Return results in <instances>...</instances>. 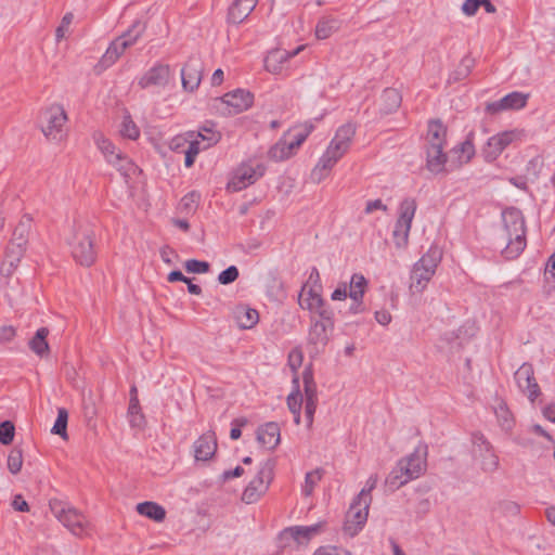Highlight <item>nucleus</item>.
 Listing matches in <instances>:
<instances>
[{"label":"nucleus","instance_id":"obj_8","mask_svg":"<svg viewBox=\"0 0 555 555\" xmlns=\"http://www.w3.org/2000/svg\"><path fill=\"white\" fill-rule=\"evenodd\" d=\"M274 462L267 460L263 462L257 475L249 481L242 493V501L246 504L256 503L269 489L273 480Z\"/></svg>","mask_w":555,"mask_h":555},{"label":"nucleus","instance_id":"obj_26","mask_svg":"<svg viewBox=\"0 0 555 555\" xmlns=\"http://www.w3.org/2000/svg\"><path fill=\"white\" fill-rule=\"evenodd\" d=\"M443 149L437 144L427 147L426 167L433 173L437 175L444 170L447 154L443 152Z\"/></svg>","mask_w":555,"mask_h":555},{"label":"nucleus","instance_id":"obj_34","mask_svg":"<svg viewBox=\"0 0 555 555\" xmlns=\"http://www.w3.org/2000/svg\"><path fill=\"white\" fill-rule=\"evenodd\" d=\"M137 512L155 521H163L166 517V511L155 502L146 501L137 505Z\"/></svg>","mask_w":555,"mask_h":555},{"label":"nucleus","instance_id":"obj_3","mask_svg":"<svg viewBox=\"0 0 555 555\" xmlns=\"http://www.w3.org/2000/svg\"><path fill=\"white\" fill-rule=\"evenodd\" d=\"M74 260L83 267H91L96 259L94 231L88 223L77 222L66 238Z\"/></svg>","mask_w":555,"mask_h":555},{"label":"nucleus","instance_id":"obj_41","mask_svg":"<svg viewBox=\"0 0 555 555\" xmlns=\"http://www.w3.org/2000/svg\"><path fill=\"white\" fill-rule=\"evenodd\" d=\"M146 29V25L140 21H135L130 28L122 33L119 37L124 39V42L129 43V47L133 46L139 38L142 37Z\"/></svg>","mask_w":555,"mask_h":555},{"label":"nucleus","instance_id":"obj_13","mask_svg":"<svg viewBox=\"0 0 555 555\" xmlns=\"http://www.w3.org/2000/svg\"><path fill=\"white\" fill-rule=\"evenodd\" d=\"M203 64L198 57H190L181 69L182 87L186 91L196 90L203 78Z\"/></svg>","mask_w":555,"mask_h":555},{"label":"nucleus","instance_id":"obj_24","mask_svg":"<svg viewBox=\"0 0 555 555\" xmlns=\"http://www.w3.org/2000/svg\"><path fill=\"white\" fill-rule=\"evenodd\" d=\"M233 318L241 330H250L259 322L258 311L246 305H237L233 309Z\"/></svg>","mask_w":555,"mask_h":555},{"label":"nucleus","instance_id":"obj_20","mask_svg":"<svg viewBox=\"0 0 555 555\" xmlns=\"http://www.w3.org/2000/svg\"><path fill=\"white\" fill-rule=\"evenodd\" d=\"M304 46H300L292 52L281 49L270 51L264 59L266 69L272 74H280L283 68V64L291 57L297 55L301 50H304Z\"/></svg>","mask_w":555,"mask_h":555},{"label":"nucleus","instance_id":"obj_27","mask_svg":"<svg viewBox=\"0 0 555 555\" xmlns=\"http://www.w3.org/2000/svg\"><path fill=\"white\" fill-rule=\"evenodd\" d=\"M128 48L129 43L124 42L122 38L117 37L106 49L104 55L99 62V66L102 68L112 66Z\"/></svg>","mask_w":555,"mask_h":555},{"label":"nucleus","instance_id":"obj_39","mask_svg":"<svg viewBox=\"0 0 555 555\" xmlns=\"http://www.w3.org/2000/svg\"><path fill=\"white\" fill-rule=\"evenodd\" d=\"M494 413L496 415L501 428L505 431L512 430V428L514 427V417L511 411L508 410L506 403H499L498 406L494 409Z\"/></svg>","mask_w":555,"mask_h":555},{"label":"nucleus","instance_id":"obj_10","mask_svg":"<svg viewBox=\"0 0 555 555\" xmlns=\"http://www.w3.org/2000/svg\"><path fill=\"white\" fill-rule=\"evenodd\" d=\"M302 383L305 392V416L307 427L310 428L313 424V417L318 405L317 384L313 378L311 365L305 367L302 372Z\"/></svg>","mask_w":555,"mask_h":555},{"label":"nucleus","instance_id":"obj_48","mask_svg":"<svg viewBox=\"0 0 555 555\" xmlns=\"http://www.w3.org/2000/svg\"><path fill=\"white\" fill-rule=\"evenodd\" d=\"M120 133L122 137L128 138L130 140H135L140 135V130L131 119L130 116H125L121 122Z\"/></svg>","mask_w":555,"mask_h":555},{"label":"nucleus","instance_id":"obj_7","mask_svg":"<svg viewBox=\"0 0 555 555\" xmlns=\"http://www.w3.org/2000/svg\"><path fill=\"white\" fill-rule=\"evenodd\" d=\"M66 121L67 114L64 107L60 104H52L41 115V131L49 141L61 142L66 135Z\"/></svg>","mask_w":555,"mask_h":555},{"label":"nucleus","instance_id":"obj_25","mask_svg":"<svg viewBox=\"0 0 555 555\" xmlns=\"http://www.w3.org/2000/svg\"><path fill=\"white\" fill-rule=\"evenodd\" d=\"M258 0H235L228 12L230 23L240 24L248 17L256 8Z\"/></svg>","mask_w":555,"mask_h":555},{"label":"nucleus","instance_id":"obj_36","mask_svg":"<svg viewBox=\"0 0 555 555\" xmlns=\"http://www.w3.org/2000/svg\"><path fill=\"white\" fill-rule=\"evenodd\" d=\"M447 129L440 120H431L428 125V146L437 144L444 147Z\"/></svg>","mask_w":555,"mask_h":555},{"label":"nucleus","instance_id":"obj_1","mask_svg":"<svg viewBox=\"0 0 555 555\" xmlns=\"http://www.w3.org/2000/svg\"><path fill=\"white\" fill-rule=\"evenodd\" d=\"M502 222L503 227L498 240L500 245H504L503 257L513 260L524 251L527 245L525 218L520 209L509 207L502 211Z\"/></svg>","mask_w":555,"mask_h":555},{"label":"nucleus","instance_id":"obj_44","mask_svg":"<svg viewBox=\"0 0 555 555\" xmlns=\"http://www.w3.org/2000/svg\"><path fill=\"white\" fill-rule=\"evenodd\" d=\"M23 466V450L14 447L8 455V469L11 474L16 475Z\"/></svg>","mask_w":555,"mask_h":555},{"label":"nucleus","instance_id":"obj_32","mask_svg":"<svg viewBox=\"0 0 555 555\" xmlns=\"http://www.w3.org/2000/svg\"><path fill=\"white\" fill-rule=\"evenodd\" d=\"M334 326H327L323 322L313 321L309 331V341L315 346H325L328 341V332Z\"/></svg>","mask_w":555,"mask_h":555},{"label":"nucleus","instance_id":"obj_37","mask_svg":"<svg viewBox=\"0 0 555 555\" xmlns=\"http://www.w3.org/2000/svg\"><path fill=\"white\" fill-rule=\"evenodd\" d=\"M321 530V524L311 526H296L289 528L287 531L298 543L309 541L313 535L318 534Z\"/></svg>","mask_w":555,"mask_h":555},{"label":"nucleus","instance_id":"obj_63","mask_svg":"<svg viewBox=\"0 0 555 555\" xmlns=\"http://www.w3.org/2000/svg\"><path fill=\"white\" fill-rule=\"evenodd\" d=\"M15 328L13 326H1L0 327V343L11 341L15 337Z\"/></svg>","mask_w":555,"mask_h":555},{"label":"nucleus","instance_id":"obj_30","mask_svg":"<svg viewBox=\"0 0 555 555\" xmlns=\"http://www.w3.org/2000/svg\"><path fill=\"white\" fill-rule=\"evenodd\" d=\"M306 284L301 287L298 304L301 309L313 311V309L322 306L324 299L314 288L306 291Z\"/></svg>","mask_w":555,"mask_h":555},{"label":"nucleus","instance_id":"obj_64","mask_svg":"<svg viewBox=\"0 0 555 555\" xmlns=\"http://www.w3.org/2000/svg\"><path fill=\"white\" fill-rule=\"evenodd\" d=\"M328 176V171L324 168H320V165H315V167L311 171V180L314 183H320L322 180H324Z\"/></svg>","mask_w":555,"mask_h":555},{"label":"nucleus","instance_id":"obj_11","mask_svg":"<svg viewBox=\"0 0 555 555\" xmlns=\"http://www.w3.org/2000/svg\"><path fill=\"white\" fill-rule=\"evenodd\" d=\"M515 380L518 388L527 395L528 399L533 402L540 395V387L534 378L533 367L529 363H524L515 372Z\"/></svg>","mask_w":555,"mask_h":555},{"label":"nucleus","instance_id":"obj_50","mask_svg":"<svg viewBox=\"0 0 555 555\" xmlns=\"http://www.w3.org/2000/svg\"><path fill=\"white\" fill-rule=\"evenodd\" d=\"M127 417L131 427L139 429H143L145 427L146 421L141 408H137L134 410L128 409Z\"/></svg>","mask_w":555,"mask_h":555},{"label":"nucleus","instance_id":"obj_58","mask_svg":"<svg viewBox=\"0 0 555 555\" xmlns=\"http://www.w3.org/2000/svg\"><path fill=\"white\" fill-rule=\"evenodd\" d=\"M473 443L475 446V453H480L482 451H488L491 448V443L485 438L482 434H474L473 435Z\"/></svg>","mask_w":555,"mask_h":555},{"label":"nucleus","instance_id":"obj_43","mask_svg":"<svg viewBox=\"0 0 555 555\" xmlns=\"http://www.w3.org/2000/svg\"><path fill=\"white\" fill-rule=\"evenodd\" d=\"M476 455L481 457V468L483 472L492 473L499 467V457L493 452V447L489 448L488 451H482L480 453H475Z\"/></svg>","mask_w":555,"mask_h":555},{"label":"nucleus","instance_id":"obj_23","mask_svg":"<svg viewBox=\"0 0 555 555\" xmlns=\"http://www.w3.org/2000/svg\"><path fill=\"white\" fill-rule=\"evenodd\" d=\"M261 173H257L251 167H241L229 181L227 189L231 192H240L255 183Z\"/></svg>","mask_w":555,"mask_h":555},{"label":"nucleus","instance_id":"obj_31","mask_svg":"<svg viewBox=\"0 0 555 555\" xmlns=\"http://www.w3.org/2000/svg\"><path fill=\"white\" fill-rule=\"evenodd\" d=\"M48 335L49 330L47 327H40L28 343L30 350L40 358H43L50 351V347L47 341Z\"/></svg>","mask_w":555,"mask_h":555},{"label":"nucleus","instance_id":"obj_12","mask_svg":"<svg viewBox=\"0 0 555 555\" xmlns=\"http://www.w3.org/2000/svg\"><path fill=\"white\" fill-rule=\"evenodd\" d=\"M221 102L227 106V114L236 115L248 109L254 102V95L246 90L236 89L225 93L221 98Z\"/></svg>","mask_w":555,"mask_h":555},{"label":"nucleus","instance_id":"obj_49","mask_svg":"<svg viewBox=\"0 0 555 555\" xmlns=\"http://www.w3.org/2000/svg\"><path fill=\"white\" fill-rule=\"evenodd\" d=\"M15 427L11 421L0 423V442L4 446L12 443L14 439Z\"/></svg>","mask_w":555,"mask_h":555},{"label":"nucleus","instance_id":"obj_6","mask_svg":"<svg viewBox=\"0 0 555 555\" xmlns=\"http://www.w3.org/2000/svg\"><path fill=\"white\" fill-rule=\"evenodd\" d=\"M314 126L312 122L307 121L293 129L295 131L293 139L288 140L292 132L285 133L268 152L270 159L282 162L289 158L296 149H298L312 132Z\"/></svg>","mask_w":555,"mask_h":555},{"label":"nucleus","instance_id":"obj_55","mask_svg":"<svg viewBox=\"0 0 555 555\" xmlns=\"http://www.w3.org/2000/svg\"><path fill=\"white\" fill-rule=\"evenodd\" d=\"M312 312L317 313L320 317V322H323L327 326H334L333 310L325 304V301L322 304L321 307L313 309Z\"/></svg>","mask_w":555,"mask_h":555},{"label":"nucleus","instance_id":"obj_53","mask_svg":"<svg viewBox=\"0 0 555 555\" xmlns=\"http://www.w3.org/2000/svg\"><path fill=\"white\" fill-rule=\"evenodd\" d=\"M454 152L460 153L459 162L461 164H463V163H468L470 160V158L475 154V149H474L473 143L467 140V141L461 143L457 149H454Z\"/></svg>","mask_w":555,"mask_h":555},{"label":"nucleus","instance_id":"obj_22","mask_svg":"<svg viewBox=\"0 0 555 555\" xmlns=\"http://www.w3.org/2000/svg\"><path fill=\"white\" fill-rule=\"evenodd\" d=\"M281 430L275 422H268L257 429V441L262 447L273 450L280 443Z\"/></svg>","mask_w":555,"mask_h":555},{"label":"nucleus","instance_id":"obj_57","mask_svg":"<svg viewBox=\"0 0 555 555\" xmlns=\"http://www.w3.org/2000/svg\"><path fill=\"white\" fill-rule=\"evenodd\" d=\"M313 555H352L350 552L338 548L333 545L320 546L313 553Z\"/></svg>","mask_w":555,"mask_h":555},{"label":"nucleus","instance_id":"obj_61","mask_svg":"<svg viewBox=\"0 0 555 555\" xmlns=\"http://www.w3.org/2000/svg\"><path fill=\"white\" fill-rule=\"evenodd\" d=\"M96 408L93 399L89 397V399H83V415L90 422L96 416Z\"/></svg>","mask_w":555,"mask_h":555},{"label":"nucleus","instance_id":"obj_60","mask_svg":"<svg viewBox=\"0 0 555 555\" xmlns=\"http://www.w3.org/2000/svg\"><path fill=\"white\" fill-rule=\"evenodd\" d=\"M481 3L482 0H465L462 5V11L465 15L473 16L481 7Z\"/></svg>","mask_w":555,"mask_h":555},{"label":"nucleus","instance_id":"obj_9","mask_svg":"<svg viewBox=\"0 0 555 555\" xmlns=\"http://www.w3.org/2000/svg\"><path fill=\"white\" fill-rule=\"evenodd\" d=\"M372 498L360 500L354 498L346 515L344 532L349 537H354L362 530L367 520L369 507Z\"/></svg>","mask_w":555,"mask_h":555},{"label":"nucleus","instance_id":"obj_45","mask_svg":"<svg viewBox=\"0 0 555 555\" xmlns=\"http://www.w3.org/2000/svg\"><path fill=\"white\" fill-rule=\"evenodd\" d=\"M67 421H68V412L65 408H59L57 417L52 427V433L61 436L62 438L67 437Z\"/></svg>","mask_w":555,"mask_h":555},{"label":"nucleus","instance_id":"obj_17","mask_svg":"<svg viewBox=\"0 0 555 555\" xmlns=\"http://www.w3.org/2000/svg\"><path fill=\"white\" fill-rule=\"evenodd\" d=\"M354 134V125L348 122L340 126L337 129L335 137L332 139L327 149L332 150V152L338 155L339 157H343L344 154L348 151Z\"/></svg>","mask_w":555,"mask_h":555},{"label":"nucleus","instance_id":"obj_29","mask_svg":"<svg viewBox=\"0 0 555 555\" xmlns=\"http://www.w3.org/2000/svg\"><path fill=\"white\" fill-rule=\"evenodd\" d=\"M402 102L400 92L395 88H386L380 96V111L390 114L397 111Z\"/></svg>","mask_w":555,"mask_h":555},{"label":"nucleus","instance_id":"obj_33","mask_svg":"<svg viewBox=\"0 0 555 555\" xmlns=\"http://www.w3.org/2000/svg\"><path fill=\"white\" fill-rule=\"evenodd\" d=\"M416 201L414 198H404L399 207L400 214L397 219L400 227L404 225V228H410L412 225V221L416 211Z\"/></svg>","mask_w":555,"mask_h":555},{"label":"nucleus","instance_id":"obj_5","mask_svg":"<svg viewBox=\"0 0 555 555\" xmlns=\"http://www.w3.org/2000/svg\"><path fill=\"white\" fill-rule=\"evenodd\" d=\"M440 260L441 250L437 246H431L414 264L410 278V289L412 293H422L426 288Z\"/></svg>","mask_w":555,"mask_h":555},{"label":"nucleus","instance_id":"obj_19","mask_svg":"<svg viewBox=\"0 0 555 555\" xmlns=\"http://www.w3.org/2000/svg\"><path fill=\"white\" fill-rule=\"evenodd\" d=\"M31 222L33 219L29 215H24L21 218L13 231L12 240L7 249L14 248L15 250H21V254L24 255L28 242V234L31 229Z\"/></svg>","mask_w":555,"mask_h":555},{"label":"nucleus","instance_id":"obj_15","mask_svg":"<svg viewBox=\"0 0 555 555\" xmlns=\"http://www.w3.org/2000/svg\"><path fill=\"white\" fill-rule=\"evenodd\" d=\"M529 94L514 91L499 101L488 103L486 111L490 114H496L507 109H519L526 106Z\"/></svg>","mask_w":555,"mask_h":555},{"label":"nucleus","instance_id":"obj_28","mask_svg":"<svg viewBox=\"0 0 555 555\" xmlns=\"http://www.w3.org/2000/svg\"><path fill=\"white\" fill-rule=\"evenodd\" d=\"M293 390L287 396L286 403L291 413L294 415V423L300 424V411L302 406L304 396L299 389V377L294 376L292 379Z\"/></svg>","mask_w":555,"mask_h":555},{"label":"nucleus","instance_id":"obj_51","mask_svg":"<svg viewBox=\"0 0 555 555\" xmlns=\"http://www.w3.org/2000/svg\"><path fill=\"white\" fill-rule=\"evenodd\" d=\"M184 268L189 273H207L209 271L210 264L207 261H202L197 259H189L184 262Z\"/></svg>","mask_w":555,"mask_h":555},{"label":"nucleus","instance_id":"obj_38","mask_svg":"<svg viewBox=\"0 0 555 555\" xmlns=\"http://www.w3.org/2000/svg\"><path fill=\"white\" fill-rule=\"evenodd\" d=\"M22 257L23 254H21V250H15L14 248L7 249L5 259L1 266V273L5 276H10L17 267Z\"/></svg>","mask_w":555,"mask_h":555},{"label":"nucleus","instance_id":"obj_56","mask_svg":"<svg viewBox=\"0 0 555 555\" xmlns=\"http://www.w3.org/2000/svg\"><path fill=\"white\" fill-rule=\"evenodd\" d=\"M338 155L332 152V150L326 149L325 153L322 155L320 160L318 162V165H320V168H324L328 172L331 169L335 166V164L340 159Z\"/></svg>","mask_w":555,"mask_h":555},{"label":"nucleus","instance_id":"obj_18","mask_svg":"<svg viewBox=\"0 0 555 555\" xmlns=\"http://www.w3.org/2000/svg\"><path fill=\"white\" fill-rule=\"evenodd\" d=\"M367 285V281L364 275L354 273L351 276L349 284V297L352 300V305L350 306V310L352 313H361L364 311L363 307V295L365 293V288Z\"/></svg>","mask_w":555,"mask_h":555},{"label":"nucleus","instance_id":"obj_16","mask_svg":"<svg viewBox=\"0 0 555 555\" xmlns=\"http://www.w3.org/2000/svg\"><path fill=\"white\" fill-rule=\"evenodd\" d=\"M217 446L215 433L212 430L204 433L193 443L195 460L203 462L210 460L217 451Z\"/></svg>","mask_w":555,"mask_h":555},{"label":"nucleus","instance_id":"obj_35","mask_svg":"<svg viewBox=\"0 0 555 555\" xmlns=\"http://www.w3.org/2000/svg\"><path fill=\"white\" fill-rule=\"evenodd\" d=\"M93 140L98 149L101 151V153L104 155V157L109 164L114 162V159H116L118 153H121L115 147V145L108 139L104 137L102 132H94Z\"/></svg>","mask_w":555,"mask_h":555},{"label":"nucleus","instance_id":"obj_42","mask_svg":"<svg viewBox=\"0 0 555 555\" xmlns=\"http://www.w3.org/2000/svg\"><path fill=\"white\" fill-rule=\"evenodd\" d=\"M338 29V22L334 18H323L319 21L315 27V37L320 40L327 39Z\"/></svg>","mask_w":555,"mask_h":555},{"label":"nucleus","instance_id":"obj_47","mask_svg":"<svg viewBox=\"0 0 555 555\" xmlns=\"http://www.w3.org/2000/svg\"><path fill=\"white\" fill-rule=\"evenodd\" d=\"M410 228L400 227L399 222L396 221L395 229L392 231L393 243L397 248H404L409 242Z\"/></svg>","mask_w":555,"mask_h":555},{"label":"nucleus","instance_id":"obj_59","mask_svg":"<svg viewBox=\"0 0 555 555\" xmlns=\"http://www.w3.org/2000/svg\"><path fill=\"white\" fill-rule=\"evenodd\" d=\"M378 481L377 475H371L366 480L365 487L357 495L358 499L364 500L371 498V491L376 487Z\"/></svg>","mask_w":555,"mask_h":555},{"label":"nucleus","instance_id":"obj_14","mask_svg":"<svg viewBox=\"0 0 555 555\" xmlns=\"http://www.w3.org/2000/svg\"><path fill=\"white\" fill-rule=\"evenodd\" d=\"M520 137L517 130H508L498 133L488 139L487 149L485 151L486 158L494 160L512 142Z\"/></svg>","mask_w":555,"mask_h":555},{"label":"nucleus","instance_id":"obj_46","mask_svg":"<svg viewBox=\"0 0 555 555\" xmlns=\"http://www.w3.org/2000/svg\"><path fill=\"white\" fill-rule=\"evenodd\" d=\"M322 473H323L322 469L317 468V469L306 474L305 485L302 487V493L306 496H309L313 492V489H314L315 485L322 478Z\"/></svg>","mask_w":555,"mask_h":555},{"label":"nucleus","instance_id":"obj_21","mask_svg":"<svg viewBox=\"0 0 555 555\" xmlns=\"http://www.w3.org/2000/svg\"><path fill=\"white\" fill-rule=\"evenodd\" d=\"M169 74V65L156 64L141 77L139 86L143 89L150 86H165L168 82Z\"/></svg>","mask_w":555,"mask_h":555},{"label":"nucleus","instance_id":"obj_40","mask_svg":"<svg viewBox=\"0 0 555 555\" xmlns=\"http://www.w3.org/2000/svg\"><path fill=\"white\" fill-rule=\"evenodd\" d=\"M116 169L124 176V177H130L134 175L138 170V167L135 164H133L126 155L122 153H118L116 156V159L111 163Z\"/></svg>","mask_w":555,"mask_h":555},{"label":"nucleus","instance_id":"obj_52","mask_svg":"<svg viewBox=\"0 0 555 555\" xmlns=\"http://www.w3.org/2000/svg\"><path fill=\"white\" fill-rule=\"evenodd\" d=\"M302 360H304V354H302V351L299 348H294L288 353L287 364H288V366L291 367V370L293 372V377L295 375L298 376L297 371L301 366Z\"/></svg>","mask_w":555,"mask_h":555},{"label":"nucleus","instance_id":"obj_4","mask_svg":"<svg viewBox=\"0 0 555 555\" xmlns=\"http://www.w3.org/2000/svg\"><path fill=\"white\" fill-rule=\"evenodd\" d=\"M53 516L75 537L89 534L91 524L87 517L74 506L57 499L50 500Z\"/></svg>","mask_w":555,"mask_h":555},{"label":"nucleus","instance_id":"obj_54","mask_svg":"<svg viewBox=\"0 0 555 555\" xmlns=\"http://www.w3.org/2000/svg\"><path fill=\"white\" fill-rule=\"evenodd\" d=\"M238 275V269L235 266H230L219 273L218 282L222 285H228L236 281Z\"/></svg>","mask_w":555,"mask_h":555},{"label":"nucleus","instance_id":"obj_62","mask_svg":"<svg viewBox=\"0 0 555 555\" xmlns=\"http://www.w3.org/2000/svg\"><path fill=\"white\" fill-rule=\"evenodd\" d=\"M72 21H73L72 13H67L64 15V17L62 18L61 25L56 28L55 35H56L57 40H61L64 37V33L70 25Z\"/></svg>","mask_w":555,"mask_h":555},{"label":"nucleus","instance_id":"obj_2","mask_svg":"<svg viewBox=\"0 0 555 555\" xmlns=\"http://www.w3.org/2000/svg\"><path fill=\"white\" fill-rule=\"evenodd\" d=\"M426 447H417L413 453L398 461L386 478V485L397 490L409 481L418 478L426 469Z\"/></svg>","mask_w":555,"mask_h":555}]
</instances>
